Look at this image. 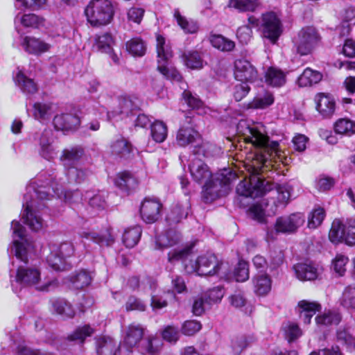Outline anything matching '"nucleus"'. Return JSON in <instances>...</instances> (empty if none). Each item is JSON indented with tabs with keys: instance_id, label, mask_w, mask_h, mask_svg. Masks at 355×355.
<instances>
[{
	"instance_id": "nucleus-1",
	"label": "nucleus",
	"mask_w": 355,
	"mask_h": 355,
	"mask_svg": "<svg viewBox=\"0 0 355 355\" xmlns=\"http://www.w3.org/2000/svg\"><path fill=\"white\" fill-rule=\"evenodd\" d=\"M238 134L243 137L247 143H250L254 147L259 148V152L254 155L249 178H244L236 187V193L245 198H256L267 193H271L273 203L276 207H285L291 198V187L288 184L275 187L274 184L263 180L260 171L268 159L274 153L279 155V143L270 141L266 134L264 127L259 123H250L245 120H241L236 126Z\"/></svg>"
},
{
	"instance_id": "nucleus-2",
	"label": "nucleus",
	"mask_w": 355,
	"mask_h": 355,
	"mask_svg": "<svg viewBox=\"0 0 355 355\" xmlns=\"http://www.w3.org/2000/svg\"><path fill=\"white\" fill-rule=\"evenodd\" d=\"M54 195L58 198L64 196L69 202L82 200L78 191H64L63 184L58 181L54 172H40L31 180L24 196L22 220L33 231L38 232L43 228L44 220L39 215V211L45 207L44 201L49 200Z\"/></svg>"
},
{
	"instance_id": "nucleus-3",
	"label": "nucleus",
	"mask_w": 355,
	"mask_h": 355,
	"mask_svg": "<svg viewBox=\"0 0 355 355\" xmlns=\"http://www.w3.org/2000/svg\"><path fill=\"white\" fill-rule=\"evenodd\" d=\"M196 155H194L191 159L189 170L195 182L204 184L202 191L204 202L209 203L227 195L231 189L232 184L236 179L235 172L230 168H223L213 175L209 167Z\"/></svg>"
},
{
	"instance_id": "nucleus-4",
	"label": "nucleus",
	"mask_w": 355,
	"mask_h": 355,
	"mask_svg": "<svg viewBox=\"0 0 355 355\" xmlns=\"http://www.w3.org/2000/svg\"><path fill=\"white\" fill-rule=\"evenodd\" d=\"M191 247H185L170 251L168 254V260L171 263L181 261L183 262L184 269L188 273L197 272L201 276L218 275L220 278L230 279V277L226 273L227 266L217 257L207 252L202 254L193 262L190 260L187 263V259L191 254Z\"/></svg>"
},
{
	"instance_id": "nucleus-5",
	"label": "nucleus",
	"mask_w": 355,
	"mask_h": 355,
	"mask_svg": "<svg viewBox=\"0 0 355 355\" xmlns=\"http://www.w3.org/2000/svg\"><path fill=\"white\" fill-rule=\"evenodd\" d=\"M10 283L12 291L18 293L23 287H34L36 290L49 292L58 286L55 277L42 279L40 269L35 266H19L16 272L10 274Z\"/></svg>"
},
{
	"instance_id": "nucleus-6",
	"label": "nucleus",
	"mask_w": 355,
	"mask_h": 355,
	"mask_svg": "<svg viewBox=\"0 0 355 355\" xmlns=\"http://www.w3.org/2000/svg\"><path fill=\"white\" fill-rule=\"evenodd\" d=\"M85 14L91 26H106L113 19L114 6L110 0H92L85 8Z\"/></svg>"
},
{
	"instance_id": "nucleus-7",
	"label": "nucleus",
	"mask_w": 355,
	"mask_h": 355,
	"mask_svg": "<svg viewBox=\"0 0 355 355\" xmlns=\"http://www.w3.org/2000/svg\"><path fill=\"white\" fill-rule=\"evenodd\" d=\"M50 253L46 257L49 266L55 271H62L71 268L69 261L74 254V245L71 242H63L60 244H53L49 248Z\"/></svg>"
},
{
	"instance_id": "nucleus-8",
	"label": "nucleus",
	"mask_w": 355,
	"mask_h": 355,
	"mask_svg": "<svg viewBox=\"0 0 355 355\" xmlns=\"http://www.w3.org/2000/svg\"><path fill=\"white\" fill-rule=\"evenodd\" d=\"M157 69L167 79L180 82L182 76L176 69L168 66V60L173 53L171 47L166 44L162 35L157 36Z\"/></svg>"
},
{
	"instance_id": "nucleus-9",
	"label": "nucleus",
	"mask_w": 355,
	"mask_h": 355,
	"mask_svg": "<svg viewBox=\"0 0 355 355\" xmlns=\"http://www.w3.org/2000/svg\"><path fill=\"white\" fill-rule=\"evenodd\" d=\"M329 240L334 243L344 242L349 246L355 245V220L342 222L335 219L329 233Z\"/></svg>"
},
{
	"instance_id": "nucleus-10",
	"label": "nucleus",
	"mask_w": 355,
	"mask_h": 355,
	"mask_svg": "<svg viewBox=\"0 0 355 355\" xmlns=\"http://www.w3.org/2000/svg\"><path fill=\"white\" fill-rule=\"evenodd\" d=\"M304 216L300 213L278 217L273 227L268 228L267 236L271 239L279 233L290 234L297 232L304 223Z\"/></svg>"
},
{
	"instance_id": "nucleus-11",
	"label": "nucleus",
	"mask_w": 355,
	"mask_h": 355,
	"mask_svg": "<svg viewBox=\"0 0 355 355\" xmlns=\"http://www.w3.org/2000/svg\"><path fill=\"white\" fill-rule=\"evenodd\" d=\"M248 20L249 24L253 27H257L260 24L259 20L253 15L250 16ZM261 26L263 28L264 37L272 42H275L282 33L280 20L273 12L262 15Z\"/></svg>"
},
{
	"instance_id": "nucleus-12",
	"label": "nucleus",
	"mask_w": 355,
	"mask_h": 355,
	"mask_svg": "<svg viewBox=\"0 0 355 355\" xmlns=\"http://www.w3.org/2000/svg\"><path fill=\"white\" fill-rule=\"evenodd\" d=\"M177 142L181 146H186L189 144H193L195 149L194 155H203L209 157L211 155L209 150L214 146L208 143L200 144L201 139L199 133L191 127H181L177 133Z\"/></svg>"
},
{
	"instance_id": "nucleus-13",
	"label": "nucleus",
	"mask_w": 355,
	"mask_h": 355,
	"mask_svg": "<svg viewBox=\"0 0 355 355\" xmlns=\"http://www.w3.org/2000/svg\"><path fill=\"white\" fill-rule=\"evenodd\" d=\"M320 41V36L315 28L308 26L303 28L295 40L297 52L301 55L310 54Z\"/></svg>"
},
{
	"instance_id": "nucleus-14",
	"label": "nucleus",
	"mask_w": 355,
	"mask_h": 355,
	"mask_svg": "<svg viewBox=\"0 0 355 355\" xmlns=\"http://www.w3.org/2000/svg\"><path fill=\"white\" fill-rule=\"evenodd\" d=\"M12 230L13 242L10 248V253L18 259L26 262L28 240L26 238V230L19 221L13 220L11 223Z\"/></svg>"
},
{
	"instance_id": "nucleus-15",
	"label": "nucleus",
	"mask_w": 355,
	"mask_h": 355,
	"mask_svg": "<svg viewBox=\"0 0 355 355\" xmlns=\"http://www.w3.org/2000/svg\"><path fill=\"white\" fill-rule=\"evenodd\" d=\"M36 139L39 147L38 153L42 158L52 161L57 157L59 147L55 141L52 130L44 129Z\"/></svg>"
},
{
	"instance_id": "nucleus-16",
	"label": "nucleus",
	"mask_w": 355,
	"mask_h": 355,
	"mask_svg": "<svg viewBox=\"0 0 355 355\" xmlns=\"http://www.w3.org/2000/svg\"><path fill=\"white\" fill-rule=\"evenodd\" d=\"M139 108V100L135 96L122 95L117 98L112 112H107L109 120L116 116H127Z\"/></svg>"
},
{
	"instance_id": "nucleus-17",
	"label": "nucleus",
	"mask_w": 355,
	"mask_h": 355,
	"mask_svg": "<svg viewBox=\"0 0 355 355\" xmlns=\"http://www.w3.org/2000/svg\"><path fill=\"white\" fill-rule=\"evenodd\" d=\"M144 329L140 324H132L128 326L123 343L119 345V352L132 355V349L144 336Z\"/></svg>"
},
{
	"instance_id": "nucleus-18",
	"label": "nucleus",
	"mask_w": 355,
	"mask_h": 355,
	"mask_svg": "<svg viewBox=\"0 0 355 355\" xmlns=\"http://www.w3.org/2000/svg\"><path fill=\"white\" fill-rule=\"evenodd\" d=\"M53 125L58 130L74 131L80 126V119L73 112H63L54 116Z\"/></svg>"
},
{
	"instance_id": "nucleus-19",
	"label": "nucleus",
	"mask_w": 355,
	"mask_h": 355,
	"mask_svg": "<svg viewBox=\"0 0 355 355\" xmlns=\"http://www.w3.org/2000/svg\"><path fill=\"white\" fill-rule=\"evenodd\" d=\"M162 205L155 198H145L140 207V214L142 219L146 223H153L160 216Z\"/></svg>"
},
{
	"instance_id": "nucleus-20",
	"label": "nucleus",
	"mask_w": 355,
	"mask_h": 355,
	"mask_svg": "<svg viewBox=\"0 0 355 355\" xmlns=\"http://www.w3.org/2000/svg\"><path fill=\"white\" fill-rule=\"evenodd\" d=\"M235 79L240 82L253 83L257 78V71L246 60H237L234 62Z\"/></svg>"
},
{
	"instance_id": "nucleus-21",
	"label": "nucleus",
	"mask_w": 355,
	"mask_h": 355,
	"mask_svg": "<svg viewBox=\"0 0 355 355\" xmlns=\"http://www.w3.org/2000/svg\"><path fill=\"white\" fill-rule=\"evenodd\" d=\"M21 45L26 53L37 56L49 51L51 47L45 41L31 36L22 37Z\"/></svg>"
},
{
	"instance_id": "nucleus-22",
	"label": "nucleus",
	"mask_w": 355,
	"mask_h": 355,
	"mask_svg": "<svg viewBox=\"0 0 355 355\" xmlns=\"http://www.w3.org/2000/svg\"><path fill=\"white\" fill-rule=\"evenodd\" d=\"M293 269L297 278L301 281L315 280L322 271V268L313 262L298 263Z\"/></svg>"
},
{
	"instance_id": "nucleus-23",
	"label": "nucleus",
	"mask_w": 355,
	"mask_h": 355,
	"mask_svg": "<svg viewBox=\"0 0 355 355\" xmlns=\"http://www.w3.org/2000/svg\"><path fill=\"white\" fill-rule=\"evenodd\" d=\"M316 110L324 117H330L336 110L334 98L325 93H319L315 97Z\"/></svg>"
},
{
	"instance_id": "nucleus-24",
	"label": "nucleus",
	"mask_w": 355,
	"mask_h": 355,
	"mask_svg": "<svg viewBox=\"0 0 355 355\" xmlns=\"http://www.w3.org/2000/svg\"><path fill=\"white\" fill-rule=\"evenodd\" d=\"M13 80L17 87L25 94H33L37 92V83L33 78L28 77L19 67L14 73Z\"/></svg>"
},
{
	"instance_id": "nucleus-25",
	"label": "nucleus",
	"mask_w": 355,
	"mask_h": 355,
	"mask_svg": "<svg viewBox=\"0 0 355 355\" xmlns=\"http://www.w3.org/2000/svg\"><path fill=\"white\" fill-rule=\"evenodd\" d=\"M272 279L266 273H259L252 279L254 294L259 297L266 296L272 289Z\"/></svg>"
},
{
	"instance_id": "nucleus-26",
	"label": "nucleus",
	"mask_w": 355,
	"mask_h": 355,
	"mask_svg": "<svg viewBox=\"0 0 355 355\" xmlns=\"http://www.w3.org/2000/svg\"><path fill=\"white\" fill-rule=\"evenodd\" d=\"M321 306L315 302H309L307 300H301L297 304V311L300 318L303 320L304 324H309L311 322L312 317L317 311H320Z\"/></svg>"
},
{
	"instance_id": "nucleus-27",
	"label": "nucleus",
	"mask_w": 355,
	"mask_h": 355,
	"mask_svg": "<svg viewBox=\"0 0 355 355\" xmlns=\"http://www.w3.org/2000/svg\"><path fill=\"white\" fill-rule=\"evenodd\" d=\"M180 241V234L171 228L156 238V245L159 249L168 248L176 245Z\"/></svg>"
},
{
	"instance_id": "nucleus-28",
	"label": "nucleus",
	"mask_w": 355,
	"mask_h": 355,
	"mask_svg": "<svg viewBox=\"0 0 355 355\" xmlns=\"http://www.w3.org/2000/svg\"><path fill=\"white\" fill-rule=\"evenodd\" d=\"M98 355H126L119 352V345L110 337H101L96 341Z\"/></svg>"
},
{
	"instance_id": "nucleus-29",
	"label": "nucleus",
	"mask_w": 355,
	"mask_h": 355,
	"mask_svg": "<svg viewBox=\"0 0 355 355\" xmlns=\"http://www.w3.org/2000/svg\"><path fill=\"white\" fill-rule=\"evenodd\" d=\"M33 107V116L40 121H49L57 110V105L51 103H35Z\"/></svg>"
},
{
	"instance_id": "nucleus-30",
	"label": "nucleus",
	"mask_w": 355,
	"mask_h": 355,
	"mask_svg": "<svg viewBox=\"0 0 355 355\" xmlns=\"http://www.w3.org/2000/svg\"><path fill=\"white\" fill-rule=\"evenodd\" d=\"M83 149L80 146L66 148L62 151L60 161L67 170L70 167L76 166V164L83 156Z\"/></svg>"
},
{
	"instance_id": "nucleus-31",
	"label": "nucleus",
	"mask_w": 355,
	"mask_h": 355,
	"mask_svg": "<svg viewBox=\"0 0 355 355\" xmlns=\"http://www.w3.org/2000/svg\"><path fill=\"white\" fill-rule=\"evenodd\" d=\"M80 236L83 239L92 241L100 245H110L114 243V239L109 230L98 234L94 232H83L80 233Z\"/></svg>"
},
{
	"instance_id": "nucleus-32",
	"label": "nucleus",
	"mask_w": 355,
	"mask_h": 355,
	"mask_svg": "<svg viewBox=\"0 0 355 355\" xmlns=\"http://www.w3.org/2000/svg\"><path fill=\"white\" fill-rule=\"evenodd\" d=\"M265 81L267 85L271 87H280L285 85L286 75L280 69L270 67L266 71Z\"/></svg>"
},
{
	"instance_id": "nucleus-33",
	"label": "nucleus",
	"mask_w": 355,
	"mask_h": 355,
	"mask_svg": "<svg viewBox=\"0 0 355 355\" xmlns=\"http://www.w3.org/2000/svg\"><path fill=\"white\" fill-rule=\"evenodd\" d=\"M51 311L64 318H71L75 315V311L71 304L64 299L55 298L50 300Z\"/></svg>"
},
{
	"instance_id": "nucleus-34",
	"label": "nucleus",
	"mask_w": 355,
	"mask_h": 355,
	"mask_svg": "<svg viewBox=\"0 0 355 355\" xmlns=\"http://www.w3.org/2000/svg\"><path fill=\"white\" fill-rule=\"evenodd\" d=\"M162 340L154 336L146 338L139 347V350L143 355H157L162 348Z\"/></svg>"
},
{
	"instance_id": "nucleus-35",
	"label": "nucleus",
	"mask_w": 355,
	"mask_h": 355,
	"mask_svg": "<svg viewBox=\"0 0 355 355\" xmlns=\"http://www.w3.org/2000/svg\"><path fill=\"white\" fill-rule=\"evenodd\" d=\"M114 184L121 190L128 191L137 187L138 180L130 172L124 171L117 174L114 179Z\"/></svg>"
},
{
	"instance_id": "nucleus-36",
	"label": "nucleus",
	"mask_w": 355,
	"mask_h": 355,
	"mask_svg": "<svg viewBox=\"0 0 355 355\" xmlns=\"http://www.w3.org/2000/svg\"><path fill=\"white\" fill-rule=\"evenodd\" d=\"M322 76L318 71L309 67L305 69L297 79L300 87H308L318 83L322 80Z\"/></svg>"
},
{
	"instance_id": "nucleus-37",
	"label": "nucleus",
	"mask_w": 355,
	"mask_h": 355,
	"mask_svg": "<svg viewBox=\"0 0 355 355\" xmlns=\"http://www.w3.org/2000/svg\"><path fill=\"white\" fill-rule=\"evenodd\" d=\"M341 320V315L336 311H325L315 318L318 326L337 325Z\"/></svg>"
},
{
	"instance_id": "nucleus-38",
	"label": "nucleus",
	"mask_w": 355,
	"mask_h": 355,
	"mask_svg": "<svg viewBox=\"0 0 355 355\" xmlns=\"http://www.w3.org/2000/svg\"><path fill=\"white\" fill-rule=\"evenodd\" d=\"M254 341L251 336L238 335L231 340V348L235 355H239L243 350L248 347Z\"/></svg>"
},
{
	"instance_id": "nucleus-39",
	"label": "nucleus",
	"mask_w": 355,
	"mask_h": 355,
	"mask_svg": "<svg viewBox=\"0 0 355 355\" xmlns=\"http://www.w3.org/2000/svg\"><path fill=\"white\" fill-rule=\"evenodd\" d=\"M209 42L214 48L221 51H231L235 47L234 41L225 37L222 35L211 34Z\"/></svg>"
},
{
	"instance_id": "nucleus-40",
	"label": "nucleus",
	"mask_w": 355,
	"mask_h": 355,
	"mask_svg": "<svg viewBox=\"0 0 355 355\" xmlns=\"http://www.w3.org/2000/svg\"><path fill=\"white\" fill-rule=\"evenodd\" d=\"M173 16L178 24L185 33H196L198 30V25L196 21L191 19H187L182 16L178 9L174 10Z\"/></svg>"
},
{
	"instance_id": "nucleus-41",
	"label": "nucleus",
	"mask_w": 355,
	"mask_h": 355,
	"mask_svg": "<svg viewBox=\"0 0 355 355\" xmlns=\"http://www.w3.org/2000/svg\"><path fill=\"white\" fill-rule=\"evenodd\" d=\"M184 64L191 69H200L203 67V61L199 53L194 51H189L182 55Z\"/></svg>"
},
{
	"instance_id": "nucleus-42",
	"label": "nucleus",
	"mask_w": 355,
	"mask_h": 355,
	"mask_svg": "<svg viewBox=\"0 0 355 355\" xmlns=\"http://www.w3.org/2000/svg\"><path fill=\"white\" fill-rule=\"evenodd\" d=\"M43 18L35 14H25L20 15L17 14L15 17V24H21L25 27L38 28L43 25Z\"/></svg>"
},
{
	"instance_id": "nucleus-43",
	"label": "nucleus",
	"mask_w": 355,
	"mask_h": 355,
	"mask_svg": "<svg viewBox=\"0 0 355 355\" xmlns=\"http://www.w3.org/2000/svg\"><path fill=\"white\" fill-rule=\"evenodd\" d=\"M188 207L183 208L180 205L173 206L166 216V220L168 225H176L182 218H187L188 215Z\"/></svg>"
},
{
	"instance_id": "nucleus-44",
	"label": "nucleus",
	"mask_w": 355,
	"mask_h": 355,
	"mask_svg": "<svg viewBox=\"0 0 355 355\" xmlns=\"http://www.w3.org/2000/svg\"><path fill=\"white\" fill-rule=\"evenodd\" d=\"M168 129L166 125L161 121H155L150 125V135L157 143H162L167 137Z\"/></svg>"
},
{
	"instance_id": "nucleus-45",
	"label": "nucleus",
	"mask_w": 355,
	"mask_h": 355,
	"mask_svg": "<svg viewBox=\"0 0 355 355\" xmlns=\"http://www.w3.org/2000/svg\"><path fill=\"white\" fill-rule=\"evenodd\" d=\"M141 235V228L140 226L125 230L123 235V242L127 248H133L139 242Z\"/></svg>"
},
{
	"instance_id": "nucleus-46",
	"label": "nucleus",
	"mask_w": 355,
	"mask_h": 355,
	"mask_svg": "<svg viewBox=\"0 0 355 355\" xmlns=\"http://www.w3.org/2000/svg\"><path fill=\"white\" fill-rule=\"evenodd\" d=\"M260 3L259 0H230L229 6L241 12H254Z\"/></svg>"
},
{
	"instance_id": "nucleus-47",
	"label": "nucleus",
	"mask_w": 355,
	"mask_h": 355,
	"mask_svg": "<svg viewBox=\"0 0 355 355\" xmlns=\"http://www.w3.org/2000/svg\"><path fill=\"white\" fill-rule=\"evenodd\" d=\"M112 153L121 157H125L132 151L131 144L123 137H119L111 144Z\"/></svg>"
},
{
	"instance_id": "nucleus-48",
	"label": "nucleus",
	"mask_w": 355,
	"mask_h": 355,
	"mask_svg": "<svg viewBox=\"0 0 355 355\" xmlns=\"http://www.w3.org/2000/svg\"><path fill=\"white\" fill-rule=\"evenodd\" d=\"M92 281L90 275L85 270H80L72 275L70 278V282L72 288L75 289H82L87 286Z\"/></svg>"
},
{
	"instance_id": "nucleus-49",
	"label": "nucleus",
	"mask_w": 355,
	"mask_h": 355,
	"mask_svg": "<svg viewBox=\"0 0 355 355\" xmlns=\"http://www.w3.org/2000/svg\"><path fill=\"white\" fill-rule=\"evenodd\" d=\"M334 130L338 134L350 136L355 133V122L346 118L340 119L335 123Z\"/></svg>"
},
{
	"instance_id": "nucleus-50",
	"label": "nucleus",
	"mask_w": 355,
	"mask_h": 355,
	"mask_svg": "<svg viewBox=\"0 0 355 355\" xmlns=\"http://www.w3.org/2000/svg\"><path fill=\"white\" fill-rule=\"evenodd\" d=\"M340 305L347 310H355V286L345 288L340 299Z\"/></svg>"
},
{
	"instance_id": "nucleus-51",
	"label": "nucleus",
	"mask_w": 355,
	"mask_h": 355,
	"mask_svg": "<svg viewBox=\"0 0 355 355\" xmlns=\"http://www.w3.org/2000/svg\"><path fill=\"white\" fill-rule=\"evenodd\" d=\"M90 174V171L87 169L79 168L76 166L70 167L67 170L68 180L71 182L80 183L83 182Z\"/></svg>"
},
{
	"instance_id": "nucleus-52",
	"label": "nucleus",
	"mask_w": 355,
	"mask_h": 355,
	"mask_svg": "<svg viewBox=\"0 0 355 355\" xmlns=\"http://www.w3.org/2000/svg\"><path fill=\"white\" fill-rule=\"evenodd\" d=\"M127 50L134 56H143L146 52V45L140 38H133L126 44Z\"/></svg>"
},
{
	"instance_id": "nucleus-53",
	"label": "nucleus",
	"mask_w": 355,
	"mask_h": 355,
	"mask_svg": "<svg viewBox=\"0 0 355 355\" xmlns=\"http://www.w3.org/2000/svg\"><path fill=\"white\" fill-rule=\"evenodd\" d=\"M94 332V329L88 324L78 327L73 334L68 336V339L71 341H79L83 343L87 337L91 336Z\"/></svg>"
},
{
	"instance_id": "nucleus-54",
	"label": "nucleus",
	"mask_w": 355,
	"mask_h": 355,
	"mask_svg": "<svg viewBox=\"0 0 355 355\" xmlns=\"http://www.w3.org/2000/svg\"><path fill=\"white\" fill-rule=\"evenodd\" d=\"M114 41L110 33H105L96 38V45L99 51L103 53H110Z\"/></svg>"
},
{
	"instance_id": "nucleus-55",
	"label": "nucleus",
	"mask_w": 355,
	"mask_h": 355,
	"mask_svg": "<svg viewBox=\"0 0 355 355\" xmlns=\"http://www.w3.org/2000/svg\"><path fill=\"white\" fill-rule=\"evenodd\" d=\"M234 278L236 282H244L249 279V266L248 263L240 260L234 268Z\"/></svg>"
},
{
	"instance_id": "nucleus-56",
	"label": "nucleus",
	"mask_w": 355,
	"mask_h": 355,
	"mask_svg": "<svg viewBox=\"0 0 355 355\" xmlns=\"http://www.w3.org/2000/svg\"><path fill=\"white\" fill-rule=\"evenodd\" d=\"M284 335L288 342H292L302 335V331L299 326L294 322H287L283 327Z\"/></svg>"
},
{
	"instance_id": "nucleus-57",
	"label": "nucleus",
	"mask_w": 355,
	"mask_h": 355,
	"mask_svg": "<svg viewBox=\"0 0 355 355\" xmlns=\"http://www.w3.org/2000/svg\"><path fill=\"white\" fill-rule=\"evenodd\" d=\"M325 216L324 209L322 207L315 208L309 216L308 226L309 228H315L319 226Z\"/></svg>"
},
{
	"instance_id": "nucleus-58",
	"label": "nucleus",
	"mask_w": 355,
	"mask_h": 355,
	"mask_svg": "<svg viewBox=\"0 0 355 355\" xmlns=\"http://www.w3.org/2000/svg\"><path fill=\"white\" fill-rule=\"evenodd\" d=\"M225 294L224 288L221 286H216L209 290L205 294V302L211 304L220 302Z\"/></svg>"
},
{
	"instance_id": "nucleus-59",
	"label": "nucleus",
	"mask_w": 355,
	"mask_h": 355,
	"mask_svg": "<svg viewBox=\"0 0 355 355\" xmlns=\"http://www.w3.org/2000/svg\"><path fill=\"white\" fill-rule=\"evenodd\" d=\"M274 103V97L269 92L265 93L263 96L254 98L251 107L258 109H264Z\"/></svg>"
},
{
	"instance_id": "nucleus-60",
	"label": "nucleus",
	"mask_w": 355,
	"mask_h": 355,
	"mask_svg": "<svg viewBox=\"0 0 355 355\" xmlns=\"http://www.w3.org/2000/svg\"><path fill=\"white\" fill-rule=\"evenodd\" d=\"M348 258L343 254H337L332 261V267L334 271L339 275L343 276L346 271V265L348 263Z\"/></svg>"
},
{
	"instance_id": "nucleus-61",
	"label": "nucleus",
	"mask_w": 355,
	"mask_h": 355,
	"mask_svg": "<svg viewBox=\"0 0 355 355\" xmlns=\"http://www.w3.org/2000/svg\"><path fill=\"white\" fill-rule=\"evenodd\" d=\"M46 0H15V6L16 8H28L37 10L45 4Z\"/></svg>"
},
{
	"instance_id": "nucleus-62",
	"label": "nucleus",
	"mask_w": 355,
	"mask_h": 355,
	"mask_svg": "<svg viewBox=\"0 0 355 355\" xmlns=\"http://www.w3.org/2000/svg\"><path fill=\"white\" fill-rule=\"evenodd\" d=\"M182 98L188 106L192 109L198 110L203 105L202 101L196 95H193L190 91L184 89Z\"/></svg>"
},
{
	"instance_id": "nucleus-63",
	"label": "nucleus",
	"mask_w": 355,
	"mask_h": 355,
	"mask_svg": "<svg viewBox=\"0 0 355 355\" xmlns=\"http://www.w3.org/2000/svg\"><path fill=\"white\" fill-rule=\"evenodd\" d=\"M202 328L201 324L196 320L185 321L182 326V333L186 336H193Z\"/></svg>"
},
{
	"instance_id": "nucleus-64",
	"label": "nucleus",
	"mask_w": 355,
	"mask_h": 355,
	"mask_svg": "<svg viewBox=\"0 0 355 355\" xmlns=\"http://www.w3.org/2000/svg\"><path fill=\"white\" fill-rule=\"evenodd\" d=\"M236 37L242 44H247L252 37V31L248 25L240 26L236 31Z\"/></svg>"
}]
</instances>
